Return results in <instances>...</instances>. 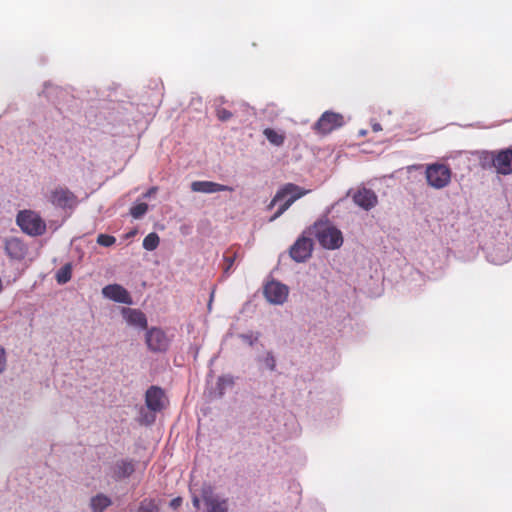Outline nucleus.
Masks as SVG:
<instances>
[{
	"label": "nucleus",
	"instance_id": "bb28decb",
	"mask_svg": "<svg viewBox=\"0 0 512 512\" xmlns=\"http://www.w3.org/2000/svg\"><path fill=\"white\" fill-rule=\"evenodd\" d=\"M155 413L151 410L146 411L144 408L140 410V423L150 425L155 421Z\"/></svg>",
	"mask_w": 512,
	"mask_h": 512
},
{
	"label": "nucleus",
	"instance_id": "6e6552de",
	"mask_svg": "<svg viewBox=\"0 0 512 512\" xmlns=\"http://www.w3.org/2000/svg\"><path fill=\"white\" fill-rule=\"evenodd\" d=\"M48 200L55 207L63 209L73 208L77 204L76 196L65 187L53 189L48 196Z\"/></svg>",
	"mask_w": 512,
	"mask_h": 512
},
{
	"label": "nucleus",
	"instance_id": "7ed1b4c3",
	"mask_svg": "<svg viewBox=\"0 0 512 512\" xmlns=\"http://www.w3.org/2000/svg\"><path fill=\"white\" fill-rule=\"evenodd\" d=\"M16 222L21 230L29 236H41L46 232L45 221L34 211H20L17 215Z\"/></svg>",
	"mask_w": 512,
	"mask_h": 512
},
{
	"label": "nucleus",
	"instance_id": "e433bc0d",
	"mask_svg": "<svg viewBox=\"0 0 512 512\" xmlns=\"http://www.w3.org/2000/svg\"><path fill=\"white\" fill-rule=\"evenodd\" d=\"M372 128H373V131H375V132H378V131H381V130H382V127H381V125H380L379 123H375V124L372 126Z\"/></svg>",
	"mask_w": 512,
	"mask_h": 512
},
{
	"label": "nucleus",
	"instance_id": "473e14b6",
	"mask_svg": "<svg viewBox=\"0 0 512 512\" xmlns=\"http://www.w3.org/2000/svg\"><path fill=\"white\" fill-rule=\"evenodd\" d=\"M6 368V353L2 346H0V374L4 372Z\"/></svg>",
	"mask_w": 512,
	"mask_h": 512
},
{
	"label": "nucleus",
	"instance_id": "0eeeda50",
	"mask_svg": "<svg viewBox=\"0 0 512 512\" xmlns=\"http://www.w3.org/2000/svg\"><path fill=\"white\" fill-rule=\"evenodd\" d=\"M264 296L267 301L274 305L283 304L288 297V287L278 281L272 280L264 287Z\"/></svg>",
	"mask_w": 512,
	"mask_h": 512
},
{
	"label": "nucleus",
	"instance_id": "6ab92c4d",
	"mask_svg": "<svg viewBox=\"0 0 512 512\" xmlns=\"http://www.w3.org/2000/svg\"><path fill=\"white\" fill-rule=\"evenodd\" d=\"M111 504L112 500L102 493H99L90 499V508L92 512H103Z\"/></svg>",
	"mask_w": 512,
	"mask_h": 512
},
{
	"label": "nucleus",
	"instance_id": "c85d7f7f",
	"mask_svg": "<svg viewBox=\"0 0 512 512\" xmlns=\"http://www.w3.org/2000/svg\"><path fill=\"white\" fill-rule=\"evenodd\" d=\"M260 334L259 333H241L238 335V338H240L242 341L247 343L249 346H253L259 339Z\"/></svg>",
	"mask_w": 512,
	"mask_h": 512
},
{
	"label": "nucleus",
	"instance_id": "ddd939ff",
	"mask_svg": "<svg viewBox=\"0 0 512 512\" xmlns=\"http://www.w3.org/2000/svg\"><path fill=\"white\" fill-rule=\"evenodd\" d=\"M4 250L9 258L20 261L25 258L28 249L21 239L10 237L5 239Z\"/></svg>",
	"mask_w": 512,
	"mask_h": 512
},
{
	"label": "nucleus",
	"instance_id": "dca6fc26",
	"mask_svg": "<svg viewBox=\"0 0 512 512\" xmlns=\"http://www.w3.org/2000/svg\"><path fill=\"white\" fill-rule=\"evenodd\" d=\"M496 172L501 175L512 174V148L496 151Z\"/></svg>",
	"mask_w": 512,
	"mask_h": 512
},
{
	"label": "nucleus",
	"instance_id": "9d476101",
	"mask_svg": "<svg viewBox=\"0 0 512 512\" xmlns=\"http://www.w3.org/2000/svg\"><path fill=\"white\" fill-rule=\"evenodd\" d=\"M313 242L310 238L302 236L290 248V256L298 263L305 262L312 253Z\"/></svg>",
	"mask_w": 512,
	"mask_h": 512
},
{
	"label": "nucleus",
	"instance_id": "7c9ffc66",
	"mask_svg": "<svg viewBox=\"0 0 512 512\" xmlns=\"http://www.w3.org/2000/svg\"><path fill=\"white\" fill-rule=\"evenodd\" d=\"M233 114L224 108L217 109V117L220 121L226 122L232 118Z\"/></svg>",
	"mask_w": 512,
	"mask_h": 512
},
{
	"label": "nucleus",
	"instance_id": "4468645a",
	"mask_svg": "<svg viewBox=\"0 0 512 512\" xmlns=\"http://www.w3.org/2000/svg\"><path fill=\"white\" fill-rule=\"evenodd\" d=\"M164 392L160 387L151 386L145 394V403L148 410L159 412L164 407Z\"/></svg>",
	"mask_w": 512,
	"mask_h": 512
},
{
	"label": "nucleus",
	"instance_id": "1a4fd4ad",
	"mask_svg": "<svg viewBox=\"0 0 512 512\" xmlns=\"http://www.w3.org/2000/svg\"><path fill=\"white\" fill-rule=\"evenodd\" d=\"M169 338L160 328H151L146 333V344L153 352H165L169 347Z\"/></svg>",
	"mask_w": 512,
	"mask_h": 512
},
{
	"label": "nucleus",
	"instance_id": "423d86ee",
	"mask_svg": "<svg viewBox=\"0 0 512 512\" xmlns=\"http://www.w3.org/2000/svg\"><path fill=\"white\" fill-rule=\"evenodd\" d=\"M344 123L343 115L332 111H326L314 124V129L320 133L328 134L331 131L342 127Z\"/></svg>",
	"mask_w": 512,
	"mask_h": 512
},
{
	"label": "nucleus",
	"instance_id": "f257e3e1",
	"mask_svg": "<svg viewBox=\"0 0 512 512\" xmlns=\"http://www.w3.org/2000/svg\"><path fill=\"white\" fill-rule=\"evenodd\" d=\"M307 192L308 191L303 190L293 183L285 184L277 191L268 205V209H272L277 203H281L276 213L270 218V221H274L280 217L296 200L304 196Z\"/></svg>",
	"mask_w": 512,
	"mask_h": 512
},
{
	"label": "nucleus",
	"instance_id": "aec40b11",
	"mask_svg": "<svg viewBox=\"0 0 512 512\" xmlns=\"http://www.w3.org/2000/svg\"><path fill=\"white\" fill-rule=\"evenodd\" d=\"M478 160L482 169H496V151H480L478 152Z\"/></svg>",
	"mask_w": 512,
	"mask_h": 512
},
{
	"label": "nucleus",
	"instance_id": "393cba45",
	"mask_svg": "<svg viewBox=\"0 0 512 512\" xmlns=\"http://www.w3.org/2000/svg\"><path fill=\"white\" fill-rule=\"evenodd\" d=\"M148 211V205L146 203H138L131 207L130 214L135 219L142 218Z\"/></svg>",
	"mask_w": 512,
	"mask_h": 512
},
{
	"label": "nucleus",
	"instance_id": "a878e982",
	"mask_svg": "<svg viewBox=\"0 0 512 512\" xmlns=\"http://www.w3.org/2000/svg\"><path fill=\"white\" fill-rule=\"evenodd\" d=\"M233 385V379L230 376H221L217 380V389L219 390V396L222 397L225 393V389L228 386Z\"/></svg>",
	"mask_w": 512,
	"mask_h": 512
},
{
	"label": "nucleus",
	"instance_id": "f8f14e48",
	"mask_svg": "<svg viewBox=\"0 0 512 512\" xmlns=\"http://www.w3.org/2000/svg\"><path fill=\"white\" fill-rule=\"evenodd\" d=\"M354 203L360 208L368 211L374 208L378 203V197L371 189L362 187L352 195Z\"/></svg>",
	"mask_w": 512,
	"mask_h": 512
},
{
	"label": "nucleus",
	"instance_id": "20e7f679",
	"mask_svg": "<svg viewBox=\"0 0 512 512\" xmlns=\"http://www.w3.org/2000/svg\"><path fill=\"white\" fill-rule=\"evenodd\" d=\"M451 169L441 163L429 164L426 167L425 176L429 186L435 189H443L451 181Z\"/></svg>",
	"mask_w": 512,
	"mask_h": 512
},
{
	"label": "nucleus",
	"instance_id": "b1692460",
	"mask_svg": "<svg viewBox=\"0 0 512 512\" xmlns=\"http://www.w3.org/2000/svg\"><path fill=\"white\" fill-rule=\"evenodd\" d=\"M71 279V265L66 264L58 270L56 280L59 284H65Z\"/></svg>",
	"mask_w": 512,
	"mask_h": 512
},
{
	"label": "nucleus",
	"instance_id": "4c0bfd02",
	"mask_svg": "<svg viewBox=\"0 0 512 512\" xmlns=\"http://www.w3.org/2000/svg\"><path fill=\"white\" fill-rule=\"evenodd\" d=\"M365 134H366V131H365V130H361V131H360V135H362V136H363V135H365Z\"/></svg>",
	"mask_w": 512,
	"mask_h": 512
},
{
	"label": "nucleus",
	"instance_id": "cd10ccee",
	"mask_svg": "<svg viewBox=\"0 0 512 512\" xmlns=\"http://www.w3.org/2000/svg\"><path fill=\"white\" fill-rule=\"evenodd\" d=\"M138 512H159V509L154 501L144 499L139 505Z\"/></svg>",
	"mask_w": 512,
	"mask_h": 512
},
{
	"label": "nucleus",
	"instance_id": "39448f33",
	"mask_svg": "<svg viewBox=\"0 0 512 512\" xmlns=\"http://www.w3.org/2000/svg\"><path fill=\"white\" fill-rule=\"evenodd\" d=\"M201 498L205 503L206 512H228L227 499L215 493L210 485L202 487Z\"/></svg>",
	"mask_w": 512,
	"mask_h": 512
},
{
	"label": "nucleus",
	"instance_id": "412c9836",
	"mask_svg": "<svg viewBox=\"0 0 512 512\" xmlns=\"http://www.w3.org/2000/svg\"><path fill=\"white\" fill-rule=\"evenodd\" d=\"M256 360L269 371H274L276 368V358L270 350L266 351L263 355H259Z\"/></svg>",
	"mask_w": 512,
	"mask_h": 512
},
{
	"label": "nucleus",
	"instance_id": "72a5a7b5",
	"mask_svg": "<svg viewBox=\"0 0 512 512\" xmlns=\"http://www.w3.org/2000/svg\"><path fill=\"white\" fill-rule=\"evenodd\" d=\"M192 503H193V506L196 508V509H199L200 508V498L196 495H193L192 497Z\"/></svg>",
	"mask_w": 512,
	"mask_h": 512
},
{
	"label": "nucleus",
	"instance_id": "f704fd0d",
	"mask_svg": "<svg viewBox=\"0 0 512 512\" xmlns=\"http://www.w3.org/2000/svg\"><path fill=\"white\" fill-rule=\"evenodd\" d=\"M181 504V498H175L171 501L170 505L173 507V508H177L178 506H180Z\"/></svg>",
	"mask_w": 512,
	"mask_h": 512
},
{
	"label": "nucleus",
	"instance_id": "f03ea898",
	"mask_svg": "<svg viewBox=\"0 0 512 512\" xmlns=\"http://www.w3.org/2000/svg\"><path fill=\"white\" fill-rule=\"evenodd\" d=\"M313 233L319 244L329 250H335L342 246V232L328 221H318L313 226Z\"/></svg>",
	"mask_w": 512,
	"mask_h": 512
},
{
	"label": "nucleus",
	"instance_id": "c756f323",
	"mask_svg": "<svg viewBox=\"0 0 512 512\" xmlns=\"http://www.w3.org/2000/svg\"><path fill=\"white\" fill-rule=\"evenodd\" d=\"M116 242L114 236L107 234H99L97 237V243L104 247H110Z\"/></svg>",
	"mask_w": 512,
	"mask_h": 512
},
{
	"label": "nucleus",
	"instance_id": "a211bd4d",
	"mask_svg": "<svg viewBox=\"0 0 512 512\" xmlns=\"http://www.w3.org/2000/svg\"><path fill=\"white\" fill-rule=\"evenodd\" d=\"M135 471V464L133 460L123 459L117 461L114 466V478L116 480H121L124 478H128Z\"/></svg>",
	"mask_w": 512,
	"mask_h": 512
},
{
	"label": "nucleus",
	"instance_id": "5701e85b",
	"mask_svg": "<svg viewBox=\"0 0 512 512\" xmlns=\"http://www.w3.org/2000/svg\"><path fill=\"white\" fill-rule=\"evenodd\" d=\"M264 135L266 136L267 140L276 145L281 146L284 143V136L277 133L275 130L267 128L264 130Z\"/></svg>",
	"mask_w": 512,
	"mask_h": 512
},
{
	"label": "nucleus",
	"instance_id": "9b49d317",
	"mask_svg": "<svg viewBox=\"0 0 512 512\" xmlns=\"http://www.w3.org/2000/svg\"><path fill=\"white\" fill-rule=\"evenodd\" d=\"M105 298L117 303L131 305L133 303L129 292L119 284H109L102 289Z\"/></svg>",
	"mask_w": 512,
	"mask_h": 512
},
{
	"label": "nucleus",
	"instance_id": "4be33fe9",
	"mask_svg": "<svg viewBox=\"0 0 512 512\" xmlns=\"http://www.w3.org/2000/svg\"><path fill=\"white\" fill-rule=\"evenodd\" d=\"M160 242V238L157 233L151 232L149 233L143 240V248L148 251L155 250Z\"/></svg>",
	"mask_w": 512,
	"mask_h": 512
},
{
	"label": "nucleus",
	"instance_id": "2f4dec72",
	"mask_svg": "<svg viewBox=\"0 0 512 512\" xmlns=\"http://www.w3.org/2000/svg\"><path fill=\"white\" fill-rule=\"evenodd\" d=\"M234 260H235V255H228V254L224 255V261L226 263V265L224 267V273H228L230 271L231 267L234 264Z\"/></svg>",
	"mask_w": 512,
	"mask_h": 512
},
{
	"label": "nucleus",
	"instance_id": "2eb2a0df",
	"mask_svg": "<svg viewBox=\"0 0 512 512\" xmlns=\"http://www.w3.org/2000/svg\"><path fill=\"white\" fill-rule=\"evenodd\" d=\"M193 192L212 194L222 191H233L234 189L227 185H222L212 181H193L190 186Z\"/></svg>",
	"mask_w": 512,
	"mask_h": 512
},
{
	"label": "nucleus",
	"instance_id": "f3484780",
	"mask_svg": "<svg viewBox=\"0 0 512 512\" xmlns=\"http://www.w3.org/2000/svg\"><path fill=\"white\" fill-rule=\"evenodd\" d=\"M121 313L130 326L147 329V318L142 311L124 307L122 308Z\"/></svg>",
	"mask_w": 512,
	"mask_h": 512
},
{
	"label": "nucleus",
	"instance_id": "58836bf2",
	"mask_svg": "<svg viewBox=\"0 0 512 512\" xmlns=\"http://www.w3.org/2000/svg\"><path fill=\"white\" fill-rule=\"evenodd\" d=\"M493 262L496 263V264H501L502 263V261H494V260H493Z\"/></svg>",
	"mask_w": 512,
	"mask_h": 512
},
{
	"label": "nucleus",
	"instance_id": "c9c22d12",
	"mask_svg": "<svg viewBox=\"0 0 512 512\" xmlns=\"http://www.w3.org/2000/svg\"><path fill=\"white\" fill-rule=\"evenodd\" d=\"M157 191V188L156 187H152L150 188L145 194H144V197L145 198H148V197H151L155 192Z\"/></svg>",
	"mask_w": 512,
	"mask_h": 512
}]
</instances>
